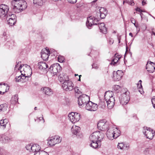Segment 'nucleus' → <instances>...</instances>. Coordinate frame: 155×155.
I'll return each mask as SVG.
<instances>
[{"label":"nucleus","instance_id":"obj_7","mask_svg":"<svg viewBox=\"0 0 155 155\" xmlns=\"http://www.w3.org/2000/svg\"><path fill=\"white\" fill-rule=\"evenodd\" d=\"M129 92L125 91L119 97L120 103L122 105H125L129 102L130 100Z\"/></svg>","mask_w":155,"mask_h":155},{"label":"nucleus","instance_id":"obj_34","mask_svg":"<svg viewBox=\"0 0 155 155\" xmlns=\"http://www.w3.org/2000/svg\"><path fill=\"white\" fill-rule=\"evenodd\" d=\"M120 87L118 85H114L113 87V90L116 93H118L120 91Z\"/></svg>","mask_w":155,"mask_h":155},{"label":"nucleus","instance_id":"obj_40","mask_svg":"<svg viewBox=\"0 0 155 155\" xmlns=\"http://www.w3.org/2000/svg\"><path fill=\"white\" fill-rule=\"evenodd\" d=\"M20 72L21 73V79L22 81V80L25 79L26 78L30 77L29 76H27V75H25L22 72V70L20 71Z\"/></svg>","mask_w":155,"mask_h":155},{"label":"nucleus","instance_id":"obj_4","mask_svg":"<svg viewBox=\"0 0 155 155\" xmlns=\"http://www.w3.org/2000/svg\"><path fill=\"white\" fill-rule=\"evenodd\" d=\"M104 137V134L101 131H96L93 133L89 137L91 141H99L101 142Z\"/></svg>","mask_w":155,"mask_h":155},{"label":"nucleus","instance_id":"obj_43","mask_svg":"<svg viewBox=\"0 0 155 155\" xmlns=\"http://www.w3.org/2000/svg\"><path fill=\"white\" fill-rule=\"evenodd\" d=\"M105 12L107 13V11L106 9L104 8H101L100 9V13H104Z\"/></svg>","mask_w":155,"mask_h":155},{"label":"nucleus","instance_id":"obj_11","mask_svg":"<svg viewBox=\"0 0 155 155\" xmlns=\"http://www.w3.org/2000/svg\"><path fill=\"white\" fill-rule=\"evenodd\" d=\"M69 119L73 123H75L80 120L81 117L80 114L76 112H71L68 115Z\"/></svg>","mask_w":155,"mask_h":155},{"label":"nucleus","instance_id":"obj_55","mask_svg":"<svg viewBox=\"0 0 155 155\" xmlns=\"http://www.w3.org/2000/svg\"><path fill=\"white\" fill-rule=\"evenodd\" d=\"M130 21L132 23L133 22L134 23V22H136L135 19L134 18H131Z\"/></svg>","mask_w":155,"mask_h":155},{"label":"nucleus","instance_id":"obj_23","mask_svg":"<svg viewBox=\"0 0 155 155\" xmlns=\"http://www.w3.org/2000/svg\"><path fill=\"white\" fill-rule=\"evenodd\" d=\"M59 81L60 82H64L69 80V78L68 75L65 74H60L58 77Z\"/></svg>","mask_w":155,"mask_h":155},{"label":"nucleus","instance_id":"obj_14","mask_svg":"<svg viewBox=\"0 0 155 155\" xmlns=\"http://www.w3.org/2000/svg\"><path fill=\"white\" fill-rule=\"evenodd\" d=\"M86 109L88 110L95 111L97 109L98 105L97 104L94 103L91 101H89L86 104L85 106Z\"/></svg>","mask_w":155,"mask_h":155},{"label":"nucleus","instance_id":"obj_59","mask_svg":"<svg viewBox=\"0 0 155 155\" xmlns=\"http://www.w3.org/2000/svg\"><path fill=\"white\" fill-rule=\"evenodd\" d=\"M4 93H5V92L4 91L3 92V91H2L0 90V94H4Z\"/></svg>","mask_w":155,"mask_h":155},{"label":"nucleus","instance_id":"obj_51","mask_svg":"<svg viewBox=\"0 0 155 155\" xmlns=\"http://www.w3.org/2000/svg\"><path fill=\"white\" fill-rule=\"evenodd\" d=\"M142 28L143 31H145L147 28V26L145 24H143L142 25Z\"/></svg>","mask_w":155,"mask_h":155},{"label":"nucleus","instance_id":"obj_16","mask_svg":"<svg viewBox=\"0 0 155 155\" xmlns=\"http://www.w3.org/2000/svg\"><path fill=\"white\" fill-rule=\"evenodd\" d=\"M6 19L7 23L10 26L14 25L16 22L15 15L11 13L7 15Z\"/></svg>","mask_w":155,"mask_h":155},{"label":"nucleus","instance_id":"obj_19","mask_svg":"<svg viewBox=\"0 0 155 155\" xmlns=\"http://www.w3.org/2000/svg\"><path fill=\"white\" fill-rule=\"evenodd\" d=\"M113 78L115 81H119L121 80L123 75V72L120 70H118L116 72H113Z\"/></svg>","mask_w":155,"mask_h":155},{"label":"nucleus","instance_id":"obj_9","mask_svg":"<svg viewBox=\"0 0 155 155\" xmlns=\"http://www.w3.org/2000/svg\"><path fill=\"white\" fill-rule=\"evenodd\" d=\"M89 97L85 94L80 96L78 99V103L79 106L81 107H83L89 101Z\"/></svg>","mask_w":155,"mask_h":155},{"label":"nucleus","instance_id":"obj_25","mask_svg":"<svg viewBox=\"0 0 155 155\" xmlns=\"http://www.w3.org/2000/svg\"><path fill=\"white\" fill-rule=\"evenodd\" d=\"M38 67L40 70H44L48 68V65L45 62H40L38 63Z\"/></svg>","mask_w":155,"mask_h":155},{"label":"nucleus","instance_id":"obj_27","mask_svg":"<svg viewBox=\"0 0 155 155\" xmlns=\"http://www.w3.org/2000/svg\"><path fill=\"white\" fill-rule=\"evenodd\" d=\"M91 142V143L90 144V145L91 147L95 149L100 147L101 145V142H100L99 141Z\"/></svg>","mask_w":155,"mask_h":155},{"label":"nucleus","instance_id":"obj_20","mask_svg":"<svg viewBox=\"0 0 155 155\" xmlns=\"http://www.w3.org/2000/svg\"><path fill=\"white\" fill-rule=\"evenodd\" d=\"M50 54V51L46 48L44 50L42 51L41 52V57L45 61L48 60L49 56Z\"/></svg>","mask_w":155,"mask_h":155},{"label":"nucleus","instance_id":"obj_52","mask_svg":"<svg viewBox=\"0 0 155 155\" xmlns=\"http://www.w3.org/2000/svg\"><path fill=\"white\" fill-rule=\"evenodd\" d=\"M137 87L138 89H141L142 88V86L141 84H139V83H138L137 84Z\"/></svg>","mask_w":155,"mask_h":155},{"label":"nucleus","instance_id":"obj_15","mask_svg":"<svg viewBox=\"0 0 155 155\" xmlns=\"http://www.w3.org/2000/svg\"><path fill=\"white\" fill-rule=\"evenodd\" d=\"M22 72L25 75L30 77L32 74V69L29 65L25 64L23 65Z\"/></svg>","mask_w":155,"mask_h":155},{"label":"nucleus","instance_id":"obj_32","mask_svg":"<svg viewBox=\"0 0 155 155\" xmlns=\"http://www.w3.org/2000/svg\"><path fill=\"white\" fill-rule=\"evenodd\" d=\"M8 107L7 105L5 103L0 105V111L4 112L6 110Z\"/></svg>","mask_w":155,"mask_h":155},{"label":"nucleus","instance_id":"obj_50","mask_svg":"<svg viewBox=\"0 0 155 155\" xmlns=\"http://www.w3.org/2000/svg\"><path fill=\"white\" fill-rule=\"evenodd\" d=\"M41 155H49L48 153L44 151H41Z\"/></svg>","mask_w":155,"mask_h":155},{"label":"nucleus","instance_id":"obj_45","mask_svg":"<svg viewBox=\"0 0 155 155\" xmlns=\"http://www.w3.org/2000/svg\"><path fill=\"white\" fill-rule=\"evenodd\" d=\"M68 2L71 4H74L75 3L77 2V0H67Z\"/></svg>","mask_w":155,"mask_h":155},{"label":"nucleus","instance_id":"obj_35","mask_svg":"<svg viewBox=\"0 0 155 155\" xmlns=\"http://www.w3.org/2000/svg\"><path fill=\"white\" fill-rule=\"evenodd\" d=\"M18 63H19L15 65V70H20V71L22 70L23 66L21 65H19Z\"/></svg>","mask_w":155,"mask_h":155},{"label":"nucleus","instance_id":"obj_10","mask_svg":"<svg viewBox=\"0 0 155 155\" xmlns=\"http://www.w3.org/2000/svg\"><path fill=\"white\" fill-rule=\"evenodd\" d=\"M62 87L64 90L70 91L74 89V84L71 81L68 80L64 82L62 84Z\"/></svg>","mask_w":155,"mask_h":155},{"label":"nucleus","instance_id":"obj_29","mask_svg":"<svg viewBox=\"0 0 155 155\" xmlns=\"http://www.w3.org/2000/svg\"><path fill=\"white\" fill-rule=\"evenodd\" d=\"M31 147V152L34 153L39 151L41 149L40 146L37 144L32 145Z\"/></svg>","mask_w":155,"mask_h":155},{"label":"nucleus","instance_id":"obj_41","mask_svg":"<svg viewBox=\"0 0 155 155\" xmlns=\"http://www.w3.org/2000/svg\"><path fill=\"white\" fill-rule=\"evenodd\" d=\"M99 105L102 108H104L105 107V103L104 102L101 101L99 103Z\"/></svg>","mask_w":155,"mask_h":155},{"label":"nucleus","instance_id":"obj_6","mask_svg":"<svg viewBox=\"0 0 155 155\" xmlns=\"http://www.w3.org/2000/svg\"><path fill=\"white\" fill-rule=\"evenodd\" d=\"M48 140V144L51 146H53L60 143L62 140V138L58 136H54L49 137Z\"/></svg>","mask_w":155,"mask_h":155},{"label":"nucleus","instance_id":"obj_28","mask_svg":"<svg viewBox=\"0 0 155 155\" xmlns=\"http://www.w3.org/2000/svg\"><path fill=\"white\" fill-rule=\"evenodd\" d=\"M9 89V87L7 84L5 83L0 84V90L2 91H5V93L7 92Z\"/></svg>","mask_w":155,"mask_h":155},{"label":"nucleus","instance_id":"obj_54","mask_svg":"<svg viewBox=\"0 0 155 155\" xmlns=\"http://www.w3.org/2000/svg\"><path fill=\"white\" fill-rule=\"evenodd\" d=\"M136 11L140 12H142V10L141 9H140V8L138 7L136 9Z\"/></svg>","mask_w":155,"mask_h":155},{"label":"nucleus","instance_id":"obj_64","mask_svg":"<svg viewBox=\"0 0 155 155\" xmlns=\"http://www.w3.org/2000/svg\"><path fill=\"white\" fill-rule=\"evenodd\" d=\"M39 119H40V120H41V119H43V120H44V119H43V117H39Z\"/></svg>","mask_w":155,"mask_h":155},{"label":"nucleus","instance_id":"obj_61","mask_svg":"<svg viewBox=\"0 0 155 155\" xmlns=\"http://www.w3.org/2000/svg\"><path fill=\"white\" fill-rule=\"evenodd\" d=\"M129 35L130 36L132 37H133V34L132 33H130L129 34Z\"/></svg>","mask_w":155,"mask_h":155},{"label":"nucleus","instance_id":"obj_39","mask_svg":"<svg viewBox=\"0 0 155 155\" xmlns=\"http://www.w3.org/2000/svg\"><path fill=\"white\" fill-rule=\"evenodd\" d=\"M99 14H100V18H101L103 19L104 18H105L106 16L107 13V12H104V13H98Z\"/></svg>","mask_w":155,"mask_h":155},{"label":"nucleus","instance_id":"obj_8","mask_svg":"<svg viewBox=\"0 0 155 155\" xmlns=\"http://www.w3.org/2000/svg\"><path fill=\"white\" fill-rule=\"evenodd\" d=\"M143 133L147 139L152 140L155 135V131L150 128L144 127Z\"/></svg>","mask_w":155,"mask_h":155},{"label":"nucleus","instance_id":"obj_49","mask_svg":"<svg viewBox=\"0 0 155 155\" xmlns=\"http://www.w3.org/2000/svg\"><path fill=\"white\" fill-rule=\"evenodd\" d=\"M151 101L153 107L155 109V98H152Z\"/></svg>","mask_w":155,"mask_h":155},{"label":"nucleus","instance_id":"obj_56","mask_svg":"<svg viewBox=\"0 0 155 155\" xmlns=\"http://www.w3.org/2000/svg\"><path fill=\"white\" fill-rule=\"evenodd\" d=\"M58 59L59 60V61L60 62H62L64 61V58H62V59H61L60 60L59 58H58Z\"/></svg>","mask_w":155,"mask_h":155},{"label":"nucleus","instance_id":"obj_33","mask_svg":"<svg viewBox=\"0 0 155 155\" xmlns=\"http://www.w3.org/2000/svg\"><path fill=\"white\" fill-rule=\"evenodd\" d=\"M18 97L17 96H13L11 99V103L13 104H15L18 102Z\"/></svg>","mask_w":155,"mask_h":155},{"label":"nucleus","instance_id":"obj_53","mask_svg":"<svg viewBox=\"0 0 155 155\" xmlns=\"http://www.w3.org/2000/svg\"><path fill=\"white\" fill-rule=\"evenodd\" d=\"M34 155H41V151H37L35 153Z\"/></svg>","mask_w":155,"mask_h":155},{"label":"nucleus","instance_id":"obj_48","mask_svg":"<svg viewBox=\"0 0 155 155\" xmlns=\"http://www.w3.org/2000/svg\"><path fill=\"white\" fill-rule=\"evenodd\" d=\"M98 68V66L96 64H93L92 65V68L97 69Z\"/></svg>","mask_w":155,"mask_h":155},{"label":"nucleus","instance_id":"obj_44","mask_svg":"<svg viewBox=\"0 0 155 155\" xmlns=\"http://www.w3.org/2000/svg\"><path fill=\"white\" fill-rule=\"evenodd\" d=\"M21 78V75L18 77L17 76L15 78L16 81L17 82L22 81Z\"/></svg>","mask_w":155,"mask_h":155},{"label":"nucleus","instance_id":"obj_18","mask_svg":"<svg viewBox=\"0 0 155 155\" xmlns=\"http://www.w3.org/2000/svg\"><path fill=\"white\" fill-rule=\"evenodd\" d=\"M61 68L59 64L55 63L52 65L49 68V70L53 74H56L60 71Z\"/></svg>","mask_w":155,"mask_h":155},{"label":"nucleus","instance_id":"obj_24","mask_svg":"<svg viewBox=\"0 0 155 155\" xmlns=\"http://www.w3.org/2000/svg\"><path fill=\"white\" fill-rule=\"evenodd\" d=\"M43 93L46 95L51 96L53 94L52 90L48 87H45L43 90Z\"/></svg>","mask_w":155,"mask_h":155},{"label":"nucleus","instance_id":"obj_47","mask_svg":"<svg viewBox=\"0 0 155 155\" xmlns=\"http://www.w3.org/2000/svg\"><path fill=\"white\" fill-rule=\"evenodd\" d=\"M155 64L153 62H151L150 61H148L147 62V64H146V69H147L148 68V66H149L148 64Z\"/></svg>","mask_w":155,"mask_h":155},{"label":"nucleus","instance_id":"obj_42","mask_svg":"<svg viewBox=\"0 0 155 155\" xmlns=\"http://www.w3.org/2000/svg\"><path fill=\"white\" fill-rule=\"evenodd\" d=\"M32 146V145L31 144H28L26 146V148L27 150H29L30 152H31Z\"/></svg>","mask_w":155,"mask_h":155},{"label":"nucleus","instance_id":"obj_31","mask_svg":"<svg viewBox=\"0 0 155 155\" xmlns=\"http://www.w3.org/2000/svg\"><path fill=\"white\" fill-rule=\"evenodd\" d=\"M10 138L5 135L3 134L1 136L0 140L2 142L6 143L9 141Z\"/></svg>","mask_w":155,"mask_h":155},{"label":"nucleus","instance_id":"obj_58","mask_svg":"<svg viewBox=\"0 0 155 155\" xmlns=\"http://www.w3.org/2000/svg\"><path fill=\"white\" fill-rule=\"evenodd\" d=\"M118 40L119 43H120V36H118Z\"/></svg>","mask_w":155,"mask_h":155},{"label":"nucleus","instance_id":"obj_5","mask_svg":"<svg viewBox=\"0 0 155 155\" xmlns=\"http://www.w3.org/2000/svg\"><path fill=\"white\" fill-rule=\"evenodd\" d=\"M112 124L110 122L102 120L99 121L97 123V127L100 130L104 131L112 127Z\"/></svg>","mask_w":155,"mask_h":155},{"label":"nucleus","instance_id":"obj_63","mask_svg":"<svg viewBox=\"0 0 155 155\" xmlns=\"http://www.w3.org/2000/svg\"><path fill=\"white\" fill-rule=\"evenodd\" d=\"M81 75H80L79 76V79L78 80V81H81Z\"/></svg>","mask_w":155,"mask_h":155},{"label":"nucleus","instance_id":"obj_36","mask_svg":"<svg viewBox=\"0 0 155 155\" xmlns=\"http://www.w3.org/2000/svg\"><path fill=\"white\" fill-rule=\"evenodd\" d=\"M3 38L5 40H7L10 38V36L7 35L5 32H4L3 34Z\"/></svg>","mask_w":155,"mask_h":155},{"label":"nucleus","instance_id":"obj_22","mask_svg":"<svg viewBox=\"0 0 155 155\" xmlns=\"http://www.w3.org/2000/svg\"><path fill=\"white\" fill-rule=\"evenodd\" d=\"M129 145L128 144L124 143H119L117 145V148L124 150H127L129 148Z\"/></svg>","mask_w":155,"mask_h":155},{"label":"nucleus","instance_id":"obj_37","mask_svg":"<svg viewBox=\"0 0 155 155\" xmlns=\"http://www.w3.org/2000/svg\"><path fill=\"white\" fill-rule=\"evenodd\" d=\"M74 90L75 93H77L78 94H80L82 93L81 91L79 89L78 87H75L74 88Z\"/></svg>","mask_w":155,"mask_h":155},{"label":"nucleus","instance_id":"obj_26","mask_svg":"<svg viewBox=\"0 0 155 155\" xmlns=\"http://www.w3.org/2000/svg\"><path fill=\"white\" fill-rule=\"evenodd\" d=\"M98 26L101 31L104 34H106L107 32V29L105 27V25L104 23H101L100 24L98 23Z\"/></svg>","mask_w":155,"mask_h":155},{"label":"nucleus","instance_id":"obj_21","mask_svg":"<svg viewBox=\"0 0 155 155\" xmlns=\"http://www.w3.org/2000/svg\"><path fill=\"white\" fill-rule=\"evenodd\" d=\"M121 58V56L117 54H115L113 59L110 63L111 65H117L119 64V61Z\"/></svg>","mask_w":155,"mask_h":155},{"label":"nucleus","instance_id":"obj_13","mask_svg":"<svg viewBox=\"0 0 155 155\" xmlns=\"http://www.w3.org/2000/svg\"><path fill=\"white\" fill-rule=\"evenodd\" d=\"M9 10V7L8 5L4 4L0 5V17L2 18L7 15Z\"/></svg>","mask_w":155,"mask_h":155},{"label":"nucleus","instance_id":"obj_12","mask_svg":"<svg viewBox=\"0 0 155 155\" xmlns=\"http://www.w3.org/2000/svg\"><path fill=\"white\" fill-rule=\"evenodd\" d=\"M98 24V20L95 18L91 16L87 18L86 25L89 28H90L93 25H97Z\"/></svg>","mask_w":155,"mask_h":155},{"label":"nucleus","instance_id":"obj_2","mask_svg":"<svg viewBox=\"0 0 155 155\" xmlns=\"http://www.w3.org/2000/svg\"><path fill=\"white\" fill-rule=\"evenodd\" d=\"M104 98L108 108L110 109L112 108L115 104V99L113 92L110 91L106 92L105 93Z\"/></svg>","mask_w":155,"mask_h":155},{"label":"nucleus","instance_id":"obj_3","mask_svg":"<svg viewBox=\"0 0 155 155\" xmlns=\"http://www.w3.org/2000/svg\"><path fill=\"white\" fill-rule=\"evenodd\" d=\"M120 131L116 128L111 127L109 128L107 132V135L108 138L110 140L117 138L120 135Z\"/></svg>","mask_w":155,"mask_h":155},{"label":"nucleus","instance_id":"obj_38","mask_svg":"<svg viewBox=\"0 0 155 155\" xmlns=\"http://www.w3.org/2000/svg\"><path fill=\"white\" fill-rule=\"evenodd\" d=\"M126 3L131 6H134V3L133 0H126Z\"/></svg>","mask_w":155,"mask_h":155},{"label":"nucleus","instance_id":"obj_46","mask_svg":"<svg viewBox=\"0 0 155 155\" xmlns=\"http://www.w3.org/2000/svg\"><path fill=\"white\" fill-rule=\"evenodd\" d=\"M114 40L113 39L111 38H110L108 39V43L110 45H112V44L114 43Z\"/></svg>","mask_w":155,"mask_h":155},{"label":"nucleus","instance_id":"obj_30","mask_svg":"<svg viewBox=\"0 0 155 155\" xmlns=\"http://www.w3.org/2000/svg\"><path fill=\"white\" fill-rule=\"evenodd\" d=\"M8 123V120L5 119L0 120V127H2L3 129L6 128V125Z\"/></svg>","mask_w":155,"mask_h":155},{"label":"nucleus","instance_id":"obj_60","mask_svg":"<svg viewBox=\"0 0 155 155\" xmlns=\"http://www.w3.org/2000/svg\"><path fill=\"white\" fill-rule=\"evenodd\" d=\"M137 28H138V25L137 24H136L134 26Z\"/></svg>","mask_w":155,"mask_h":155},{"label":"nucleus","instance_id":"obj_17","mask_svg":"<svg viewBox=\"0 0 155 155\" xmlns=\"http://www.w3.org/2000/svg\"><path fill=\"white\" fill-rule=\"evenodd\" d=\"M80 128L79 127L73 125L71 128V130L72 134L76 135L78 137H82V135L80 132Z\"/></svg>","mask_w":155,"mask_h":155},{"label":"nucleus","instance_id":"obj_57","mask_svg":"<svg viewBox=\"0 0 155 155\" xmlns=\"http://www.w3.org/2000/svg\"><path fill=\"white\" fill-rule=\"evenodd\" d=\"M145 4H146V2L144 1V0H143L142 2V4L143 5H144Z\"/></svg>","mask_w":155,"mask_h":155},{"label":"nucleus","instance_id":"obj_62","mask_svg":"<svg viewBox=\"0 0 155 155\" xmlns=\"http://www.w3.org/2000/svg\"><path fill=\"white\" fill-rule=\"evenodd\" d=\"M142 81L141 80H140L139 81V82L138 83H139V84H141V83H142Z\"/></svg>","mask_w":155,"mask_h":155},{"label":"nucleus","instance_id":"obj_1","mask_svg":"<svg viewBox=\"0 0 155 155\" xmlns=\"http://www.w3.org/2000/svg\"><path fill=\"white\" fill-rule=\"evenodd\" d=\"M11 4L13 11L16 13L21 12L27 7V3L23 0H13Z\"/></svg>","mask_w":155,"mask_h":155}]
</instances>
